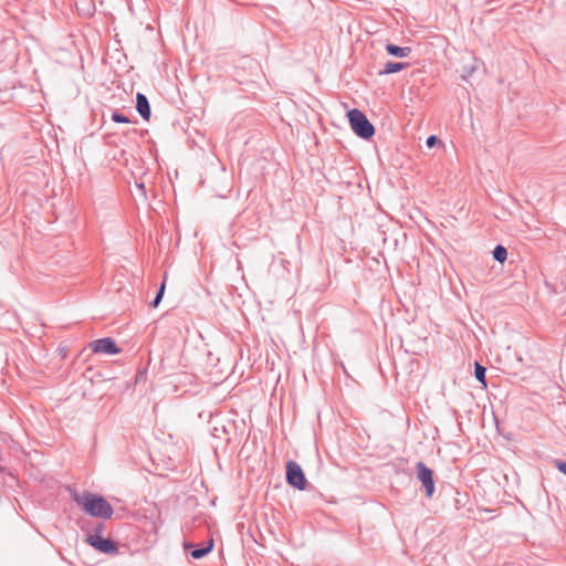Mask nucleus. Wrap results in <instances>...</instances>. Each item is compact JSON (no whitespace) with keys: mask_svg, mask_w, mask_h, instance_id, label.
Wrapping results in <instances>:
<instances>
[{"mask_svg":"<svg viewBox=\"0 0 566 566\" xmlns=\"http://www.w3.org/2000/svg\"><path fill=\"white\" fill-rule=\"evenodd\" d=\"M555 468L563 474L566 475V461L556 460Z\"/></svg>","mask_w":566,"mask_h":566,"instance_id":"dca6fc26","label":"nucleus"},{"mask_svg":"<svg viewBox=\"0 0 566 566\" xmlns=\"http://www.w3.org/2000/svg\"><path fill=\"white\" fill-rule=\"evenodd\" d=\"M407 66H408L407 63L387 62L385 64V69L382 71H380L379 74L380 75L394 74V73H397V72H400V71L405 70Z\"/></svg>","mask_w":566,"mask_h":566,"instance_id":"1a4fd4ad","label":"nucleus"},{"mask_svg":"<svg viewBox=\"0 0 566 566\" xmlns=\"http://www.w3.org/2000/svg\"><path fill=\"white\" fill-rule=\"evenodd\" d=\"M286 482L296 488L297 490H305L307 480L298 463L295 461H289L286 463Z\"/></svg>","mask_w":566,"mask_h":566,"instance_id":"7ed1b4c3","label":"nucleus"},{"mask_svg":"<svg viewBox=\"0 0 566 566\" xmlns=\"http://www.w3.org/2000/svg\"><path fill=\"white\" fill-rule=\"evenodd\" d=\"M105 528H106V525L104 522H98L94 528H93V532L90 533L88 535H98V536H103L104 535V532H105Z\"/></svg>","mask_w":566,"mask_h":566,"instance_id":"2eb2a0df","label":"nucleus"},{"mask_svg":"<svg viewBox=\"0 0 566 566\" xmlns=\"http://www.w3.org/2000/svg\"><path fill=\"white\" fill-rule=\"evenodd\" d=\"M437 143H439V138L436 135L429 136L426 142L429 148L433 147Z\"/></svg>","mask_w":566,"mask_h":566,"instance_id":"f3484780","label":"nucleus"},{"mask_svg":"<svg viewBox=\"0 0 566 566\" xmlns=\"http://www.w3.org/2000/svg\"><path fill=\"white\" fill-rule=\"evenodd\" d=\"M138 188L144 189V185L143 184L138 185Z\"/></svg>","mask_w":566,"mask_h":566,"instance_id":"6ab92c4d","label":"nucleus"},{"mask_svg":"<svg viewBox=\"0 0 566 566\" xmlns=\"http://www.w3.org/2000/svg\"><path fill=\"white\" fill-rule=\"evenodd\" d=\"M485 374H486V368L476 361L474 365V376H475L476 380L483 386V388L486 387Z\"/></svg>","mask_w":566,"mask_h":566,"instance_id":"9b49d317","label":"nucleus"},{"mask_svg":"<svg viewBox=\"0 0 566 566\" xmlns=\"http://www.w3.org/2000/svg\"><path fill=\"white\" fill-rule=\"evenodd\" d=\"M386 51L388 52V54H390L392 56L407 57L411 53V48H409V46H398L396 44L388 43L386 45Z\"/></svg>","mask_w":566,"mask_h":566,"instance_id":"6e6552de","label":"nucleus"},{"mask_svg":"<svg viewBox=\"0 0 566 566\" xmlns=\"http://www.w3.org/2000/svg\"><path fill=\"white\" fill-rule=\"evenodd\" d=\"M136 109L143 119L149 120L151 115L150 104L147 96L143 93L136 94Z\"/></svg>","mask_w":566,"mask_h":566,"instance_id":"0eeeda50","label":"nucleus"},{"mask_svg":"<svg viewBox=\"0 0 566 566\" xmlns=\"http://www.w3.org/2000/svg\"><path fill=\"white\" fill-rule=\"evenodd\" d=\"M184 547H185V549H188V548L192 547V545L188 542H185Z\"/></svg>","mask_w":566,"mask_h":566,"instance_id":"a211bd4d","label":"nucleus"},{"mask_svg":"<svg viewBox=\"0 0 566 566\" xmlns=\"http://www.w3.org/2000/svg\"><path fill=\"white\" fill-rule=\"evenodd\" d=\"M112 120L115 122V123H123V124H127V123H130L129 118L127 116H125L124 114L115 111L113 112L112 114Z\"/></svg>","mask_w":566,"mask_h":566,"instance_id":"ddd939ff","label":"nucleus"},{"mask_svg":"<svg viewBox=\"0 0 566 566\" xmlns=\"http://www.w3.org/2000/svg\"><path fill=\"white\" fill-rule=\"evenodd\" d=\"M73 499L78 506L93 517L109 520L114 513L112 505L102 495L84 492L81 495L75 493Z\"/></svg>","mask_w":566,"mask_h":566,"instance_id":"f257e3e1","label":"nucleus"},{"mask_svg":"<svg viewBox=\"0 0 566 566\" xmlns=\"http://www.w3.org/2000/svg\"><path fill=\"white\" fill-rule=\"evenodd\" d=\"M213 546V539H210L206 546L192 549L190 555L193 559H201L212 551Z\"/></svg>","mask_w":566,"mask_h":566,"instance_id":"9d476101","label":"nucleus"},{"mask_svg":"<svg viewBox=\"0 0 566 566\" xmlns=\"http://www.w3.org/2000/svg\"><path fill=\"white\" fill-rule=\"evenodd\" d=\"M88 346L95 354L116 355L122 352L115 340L111 337L93 340Z\"/></svg>","mask_w":566,"mask_h":566,"instance_id":"423d86ee","label":"nucleus"},{"mask_svg":"<svg viewBox=\"0 0 566 566\" xmlns=\"http://www.w3.org/2000/svg\"><path fill=\"white\" fill-rule=\"evenodd\" d=\"M164 293H165V281L161 283L159 290L157 291V294L154 298V301L151 302V306L153 307H157L164 296Z\"/></svg>","mask_w":566,"mask_h":566,"instance_id":"4468645a","label":"nucleus"},{"mask_svg":"<svg viewBox=\"0 0 566 566\" xmlns=\"http://www.w3.org/2000/svg\"><path fill=\"white\" fill-rule=\"evenodd\" d=\"M347 117L353 132L360 138L369 139L375 135L374 125L361 111L357 108L350 109L347 113Z\"/></svg>","mask_w":566,"mask_h":566,"instance_id":"f03ea898","label":"nucleus"},{"mask_svg":"<svg viewBox=\"0 0 566 566\" xmlns=\"http://www.w3.org/2000/svg\"><path fill=\"white\" fill-rule=\"evenodd\" d=\"M85 542L96 551L104 554L114 555L118 552L117 543L111 538H105L104 536L86 535Z\"/></svg>","mask_w":566,"mask_h":566,"instance_id":"20e7f679","label":"nucleus"},{"mask_svg":"<svg viewBox=\"0 0 566 566\" xmlns=\"http://www.w3.org/2000/svg\"><path fill=\"white\" fill-rule=\"evenodd\" d=\"M492 254L495 261L503 263L507 258V250L505 247L497 244L494 248Z\"/></svg>","mask_w":566,"mask_h":566,"instance_id":"f8f14e48","label":"nucleus"},{"mask_svg":"<svg viewBox=\"0 0 566 566\" xmlns=\"http://www.w3.org/2000/svg\"><path fill=\"white\" fill-rule=\"evenodd\" d=\"M417 478L424 488L426 496L431 497L434 493L433 471L427 467L422 461L416 465Z\"/></svg>","mask_w":566,"mask_h":566,"instance_id":"39448f33","label":"nucleus"}]
</instances>
